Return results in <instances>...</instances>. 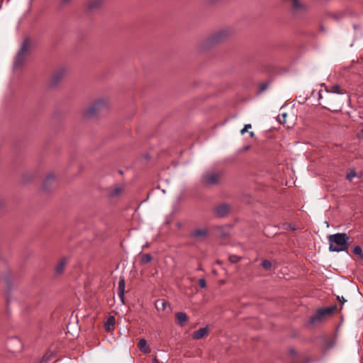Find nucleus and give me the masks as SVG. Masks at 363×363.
Segmentation results:
<instances>
[{
  "label": "nucleus",
  "instance_id": "nucleus-14",
  "mask_svg": "<svg viewBox=\"0 0 363 363\" xmlns=\"http://www.w3.org/2000/svg\"><path fill=\"white\" fill-rule=\"evenodd\" d=\"M55 182H56V178H55V175L52 174H48L44 181V188L48 189L50 184L55 183Z\"/></svg>",
  "mask_w": 363,
  "mask_h": 363
},
{
  "label": "nucleus",
  "instance_id": "nucleus-25",
  "mask_svg": "<svg viewBox=\"0 0 363 363\" xmlns=\"http://www.w3.org/2000/svg\"><path fill=\"white\" fill-rule=\"evenodd\" d=\"M240 259V258L235 255H230L229 257V260L233 263H235V262H238Z\"/></svg>",
  "mask_w": 363,
  "mask_h": 363
},
{
  "label": "nucleus",
  "instance_id": "nucleus-22",
  "mask_svg": "<svg viewBox=\"0 0 363 363\" xmlns=\"http://www.w3.org/2000/svg\"><path fill=\"white\" fill-rule=\"evenodd\" d=\"M262 267L265 269H269L272 267V263L270 261L264 259L262 262Z\"/></svg>",
  "mask_w": 363,
  "mask_h": 363
},
{
  "label": "nucleus",
  "instance_id": "nucleus-13",
  "mask_svg": "<svg viewBox=\"0 0 363 363\" xmlns=\"http://www.w3.org/2000/svg\"><path fill=\"white\" fill-rule=\"evenodd\" d=\"M65 72L63 70H60L56 73H55L51 79V83L52 85H55L60 81V79L64 76Z\"/></svg>",
  "mask_w": 363,
  "mask_h": 363
},
{
  "label": "nucleus",
  "instance_id": "nucleus-34",
  "mask_svg": "<svg viewBox=\"0 0 363 363\" xmlns=\"http://www.w3.org/2000/svg\"><path fill=\"white\" fill-rule=\"evenodd\" d=\"M362 132H363V130H362Z\"/></svg>",
  "mask_w": 363,
  "mask_h": 363
},
{
  "label": "nucleus",
  "instance_id": "nucleus-17",
  "mask_svg": "<svg viewBox=\"0 0 363 363\" xmlns=\"http://www.w3.org/2000/svg\"><path fill=\"white\" fill-rule=\"evenodd\" d=\"M102 4L101 0H91L89 2L88 6L89 9H94L100 7Z\"/></svg>",
  "mask_w": 363,
  "mask_h": 363
},
{
  "label": "nucleus",
  "instance_id": "nucleus-26",
  "mask_svg": "<svg viewBox=\"0 0 363 363\" xmlns=\"http://www.w3.org/2000/svg\"><path fill=\"white\" fill-rule=\"evenodd\" d=\"M199 286L201 288H202V289L206 288V281H205V279H200L199 280Z\"/></svg>",
  "mask_w": 363,
  "mask_h": 363
},
{
  "label": "nucleus",
  "instance_id": "nucleus-20",
  "mask_svg": "<svg viewBox=\"0 0 363 363\" xmlns=\"http://www.w3.org/2000/svg\"><path fill=\"white\" fill-rule=\"evenodd\" d=\"M152 259V257L150 254H144L141 257V263L142 264H147L150 262H151Z\"/></svg>",
  "mask_w": 363,
  "mask_h": 363
},
{
  "label": "nucleus",
  "instance_id": "nucleus-2",
  "mask_svg": "<svg viewBox=\"0 0 363 363\" xmlns=\"http://www.w3.org/2000/svg\"><path fill=\"white\" fill-rule=\"evenodd\" d=\"M107 103L104 99H99L92 104L91 107L86 109L84 112V115L87 117H92L97 113L106 109Z\"/></svg>",
  "mask_w": 363,
  "mask_h": 363
},
{
  "label": "nucleus",
  "instance_id": "nucleus-28",
  "mask_svg": "<svg viewBox=\"0 0 363 363\" xmlns=\"http://www.w3.org/2000/svg\"><path fill=\"white\" fill-rule=\"evenodd\" d=\"M220 38H221L220 37V34H218V35L213 36V40L217 42V41H219L220 40Z\"/></svg>",
  "mask_w": 363,
  "mask_h": 363
},
{
  "label": "nucleus",
  "instance_id": "nucleus-30",
  "mask_svg": "<svg viewBox=\"0 0 363 363\" xmlns=\"http://www.w3.org/2000/svg\"><path fill=\"white\" fill-rule=\"evenodd\" d=\"M289 352H290V354H295V353H296V351H295V350H294V349H291V350H289Z\"/></svg>",
  "mask_w": 363,
  "mask_h": 363
},
{
  "label": "nucleus",
  "instance_id": "nucleus-19",
  "mask_svg": "<svg viewBox=\"0 0 363 363\" xmlns=\"http://www.w3.org/2000/svg\"><path fill=\"white\" fill-rule=\"evenodd\" d=\"M123 191V188L119 186H114L113 190L110 192V196L111 197L117 196L119 195Z\"/></svg>",
  "mask_w": 363,
  "mask_h": 363
},
{
  "label": "nucleus",
  "instance_id": "nucleus-12",
  "mask_svg": "<svg viewBox=\"0 0 363 363\" xmlns=\"http://www.w3.org/2000/svg\"><path fill=\"white\" fill-rule=\"evenodd\" d=\"M138 347L144 353L150 352V348L145 339H140L138 343Z\"/></svg>",
  "mask_w": 363,
  "mask_h": 363
},
{
  "label": "nucleus",
  "instance_id": "nucleus-11",
  "mask_svg": "<svg viewBox=\"0 0 363 363\" xmlns=\"http://www.w3.org/2000/svg\"><path fill=\"white\" fill-rule=\"evenodd\" d=\"M116 323L115 318L113 316H109L107 320L104 323V328L106 331L110 332L113 330Z\"/></svg>",
  "mask_w": 363,
  "mask_h": 363
},
{
  "label": "nucleus",
  "instance_id": "nucleus-21",
  "mask_svg": "<svg viewBox=\"0 0 363 363\" xmlns=\"http://www.w3.org/2000/svg\"><path fill=\"white\" fill-rule=\"evenodd\" d=\"M352 252L356 255H358L360 257H363V252H362V250L360 246L359 245H356L353 247L352 249Z\"/></svg>",
  "mask_w": 363,
  "mask_h": 363
},
{
  "label": "nucleus",
  "instance_id": "nucleus-4",
  "mask_svg": "<svg viewBox=\"0 0 363 363\" xmlns=\"http://www.w3.org/2000/svg\"><path fill=\"white\" fill-rule=\"evenodd\" d=\"M333 311V308L327 307L324 308L318 309L316 313L312 315L309 320V323L312 325H315L323 319L326 315H330Z\"/></svg>",
  "mask_w": 363,
  "mask_h": 363
},
{
  "label": "nucleus",
  "instance_id": "nucleus-31",
  "mask_svg": "<svg viewBox=\"0 0 363 363\" xmlns=\"http://www.w3.org/2000/svg\"><path fill=\"white\" fill-rule=\"evenodd\" d=\"M152 363H159V361L155 358L153 360H152Z\"/></svg>",
  "mask_w": 363,
  "mask_h": 363
},
{
  "label": "nucleus",
  "instance_id": "nucleus-7",
  "mask_svg": "<svg viewBox=\"0 0 363 363\" xmlns=\"http://www.w3.org/2000/svg\"><path fill=\"white\" fill-rule=\"evenodd\" d=\"M229 211H230L229 206L227 204L223 203V204L218 206L215 208L214 211H215V213L216 214V216H218V217H223L225 215H227V213L229 212Z\"/></svg>",
  "mask_w": 363,
  "mask_h": 363
},
{
  "label": "nucleus",
  "instance_id": "nucleus-8",
  "mask_svg": "<svg viewBox=\"0 0 363 363\" xmlns=\"http://www.w3.org/2000/svg\"><path fill=\"white\" fill-rule=\"evenodd\" d=\"M208 329L207 327L201 328L199 330L195 331L192 334V338L194 340H200L205 336L208 335Z\"/></svg>",
  "mask_w": 363,
  "mask_h": 363
},
{
  "label": "nucleus",
  "instance_id": "nucleus-29",
  "mask_svg": "<svg viewBox=\"0 0 363 363\" xmlns=\"http://www.w3.org/2000/svg\"><path fill=\"white\" fill-rule=\"evenodd\" d=\"M70 1H71V0H62V4H67L69 3Z\"/></svg>",
  "mask_w": 363,
  "mask_h": 363
},
{
  "label": "nucleus",
  "instance_id": "nucleus-24",
  "mask_svg": "<svg viewBox=\"0 0 363 363\" xmlns=\"http://www.w3.org/2000/svg\"><path fill=\"white\" fill-rule=\"evenodd\" d=\"M331 91L333 93L340 94V86L338 85H333L331 86Z\"/></svg>",
  "mask_w": 363,
  "mask_h": 363
},
{
  "label": "nucleus",
  "instance_id": "nucleus-9",
  "mask_svg": "<svg viewBox=\"0 0 363 363\" xmlns=\"http://www.w3.org/2000/svg\"><path fill=\"white\" fill-rule=\"evenodd\" d=\"M125 287V279L121 278L118 281V295L123 303H124Z\"/></svg>",
  "mask_w": 363,
  "mask_h": 363
},
{
  "label": "nucleus",
  "instance_id": "nucleus-15",
  "mask_svg": "<svg viewBox=\"0 0 363 363\" xmlns=\"http://www.w3.org/2000/svg\"><path fill=\"white\" fill-rule=\"evenodd\" d=\"M67 261V259L65 257L60 259L59 263L55 267V271L57 273L60 274L64 271Z\"/></svg>",
  "mask_w": 363,
  "mask_h": 363
},
{
  "label": "nucleus",
  "instance_id": "nucleus-33",
  "mask_svg": "<svg viewBox=\"0 0 363 363\" xmlns=\"http://www.w3.org/2000/svg\"><path fill=\"white\" fill-rule=\"evenodd\" d=\"M340 300L342 302H345V300L344 299V298H343V297H342V298H341V299H340Z\"/></svg>",
  "mask_w": 363,
  "mask_h": 363
},
{
  "label": "nucleus",
  "instance_id": "nucleus-16",
  "mask_svg": "<svg viewBox=\"0 0 363 363\" xmlns=\"http://www.w3.org/2000/svg\"><path fill=\"white\" fill-rule=\"evenodd\" d=\"M292 3V9L294 11H300L304 9V6L301 4L298 0H291Z\"/></svg>",
  "mask_w": 363,
  "mask_h": 363
},
{
  "label": "nucleus",
  "instance_id": "nucleus-18",
  "mask_svg": "<svg viewBox=\"0 0 363 363\" xmlns=\"http://www.w3.org/2000/svg\"><path fill=\"white\" fill-rule=\"evenodd\" d=\"M157 310L164 311L167 306V302L164 300H157L155 303Z\"/></svg>",
  "mask_w": 363,
  "mask_h": 363
},
{
  "label": "nucleus",
  "instance_id": "nucleus-27",
  "mask_svg": "<svg viewBox=\"0 0 363 363\" xmlns=\"http://www.w3.org/2000/svg\"><path fill=\"white\" fill-rule=\"evenodd\" d=\"M252 125L251 124H246L245 125L244 128L241 130L240 133L242 135H243L245 132L247 131L249 128H251Z\"/></svg>",
  "mask_w": 363,
  "mask_h": 363
},
{
  "label": "nucleus",
  "instance_id": "nucleus-5",
  "mask_svg": "<svg viewBox=\"0 0 363 363\" xmlns=\"http://www.w3.org/2000/svg\"><path fill=\"white\" fill-rule=\"evenodd\" d=\"M208 235V229L206 227L198 228L193 230L190 233V237L196 240H202L206 239Z\"/></svg>",
  "mask_w": 363,
  "mask_h": 363
},
{
  "label": "nucleus",
  "instance_id": "nucleus-1",
  "mask_svg": "<svg viewBox=\"0 0 363 363\" xmlns=\"http://www.w3.org/2000/svg\"><path fill=\"white\" fill-rule=\"evenodd\" d=\"M349 237L346 233H336L328 237L329 249L333 252L345 251L347 249Z\"/></svg>",
  "mask_w": 363,
  "mask_h": 363
},
{
  "label": "nucleus",
  "instance_id": "nucleus-3",
  "mask_svg": "<svg viewBox=\"0 0 363 363\" xmlns=\"http://www.w3.org/2000/svg\"><path fill=\"white\" fill-rule=\"evenodd\" d=\"M29 46H30V41H29V40L26 39L23 41L20 50L18 51V52L15 58V61H14V64H13L15 67H21L23 65L26 54L28 50Z\"/></svg>",
  "mask_w": 363,
  "mask_h": 363
},
{
  "label": "nucleus",
  "instance_id": "nucleus-6",
  "mask_svg": "<svg viewBox=\"0 0 363 363\" xmlns=\"http://www.w3.org/2000/svg\"><path fill=\"white\" fill-rule=\"evenodd\" d=\"M220 174L217 173H208L203 176V182L206 184H216L220 180Z\"/></svg>",
  "mask_w": 363,
  "mask_h": 363
},
{
  "label": "nucleus",
  "instance_id": "nucleus-10",
  "mask_svg": "<svg viewBox=\"0 0 363 363\" xmlns=\"http://www.w3.org/2000/svg\"><path fill=\"white\" fill-rule=\"evenodd\" d=\"M176 318H177L178 325H179L182 327L185 325V323H186L187 319H188L186 314L184 312L177 313Z\"/></svg>",
  "mask_w": 363,
  "mask_h": 363
},
{
  "label": "nucleus",
  "instance_id": "nucleus-32",
  "mask_svg": "<svg viewBox=\"0 0 363 363\" xmlns=\"http://www.w3.org/2000/svg\"><path fill=\"white\" fill-rule=\"evenodd\" d=\"M254 135H255V134H254V132H250V137H252H252L254 136Z\"/></svg>",
  "mask_w": 363,
  "mask_h": 363
},
{
  "label": "nucleus",
  "instance_id": "nucleus-23",
  "mask_svg": "<svg viewBox=\"0 0 363 363\" xmlns=\"http://www.w3.org/2000/svg\"><path fill=\"white\" fill-rule=\"evenodd\" d=\"M357 174H356V172L354 170H350L347 174V179L350 181H352V178H354V177H356Z\"/></svg>",
  "mask_w": 363,
  "mask_h": 363
}]
</instances>
